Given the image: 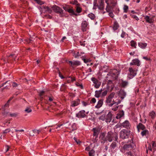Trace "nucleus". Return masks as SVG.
Returning <instances> with one entry per match:
<instances>
[{"mask_svg": "<svg viewBox=\"0 0 156 156\" xmlns=\"http://www.w3.org/2000/svg\"><path fill=\"white\" fill-rule=\"evenodd\" d=\"M115 94L114 92H112L106 98L105 103L109 107H113L115 105V100L113 99Z\"/></svg>", "mask_w": 156, "mask_h": 156, "instance_id": "1", "label": "nucleus"}, {"mask_svg": "<svg viewBox=\"0 0 156 156\" xmlns=\"http://www.w3.org/2000/svg\"><path fill=\"white\" fill-rule=\"evenodd\" d=\"M107 140L109 142H111L115 139V141L118 142V134L117 133H113L111 131L108 132L106 136Z\"/></svg>", "mask_w": 156, "mask_h": 156, "instance_id": "2", "label": "nucleus"}, {"mask_svg": "<svg viewBox=\"0 0 156 156\" xmlns=\"http://www.w3.org/2000/svg\"><path fill=\"white\" fill-rule=\"evenodd\" d=\"M130 131L123 129L120 132V138L122 139L128 138L130 135Z\"/></svg>", "mask_w": 156, "mask_h": 156, "instance_id": "3", "label": "nucleus"}, {"mask_svg": "<svg viewBox=\"0 0 156 156\" xmlns=\"http://www.w3.org/2000/svg\"><path fill=\"white\" fill-rule=\"evenodd\" d=\"M129 73L128 74V78L129 79L133 78L136 74L137 70L130 67L129 69Z\"/></svg>", "mask_w": 156, "mask_h": 156, "instance_id": "4", "label": "nucleus"}, {"mask_svg": "<svg viewBox=\"0 0 156 156\" xmlns=\"http://www.w3.org/2000/svg\"><path fill=\"white\" fill-rule=\"evenodd\" d=\"M100 129L99 128L95 127L93 128L92 129V131H93L94 133H93V136H95V140L96 141L97 140V138L98 137V135L100 133Z\"/></svg>", "mask_w": 156, "mask_h": 156, "instance_id": "5", "label": "nucleus"}, {"mask_svg": "<svg viewBox=\"0 0 156 156\" xmlns=\"http://www.w3.org/2000/svg\"><path fill=\"white\" fill-rule=\"evenodd\" d=\"M51 8L53 10L57 13L62 14L63 13V10L57 5H54Z\"/></svg>", "mask_w": 156, "mask_h": 156, "instance_id": "6", "label": "nucleus"}, {"mask_svg": "<svg viewBox=\"0 0 156 156\" xmlns=\"http://www.w3.org/2000/svg\"><path fill=\"white\" fill-rule=\"evenodd\" d=\"M121 101L119 99H116L115 100V105L113 106V107L111 109L114 111H116L118 110L119 106L118 105L120 103Z\"/></svg>", "mask_w": 156, "mask_h": 156, "instance_id": "7", "label": "nucleus"}, {"mask_svg": "<svg viewBox=\"0 0 156 156\" xmlns=\"http://www.w3.org/2000/svg\"><path fill=\"white\" fill-rule=\"evenodd\" d=\"M120 126L126 128L127 129H129L131 127V125L129 121L126 120L124 122L120 124Z\"/></svg>", "mask_w": 156, "mask_h": 156, "instance_id": "8", "label": "nucleus"}, {"mask_svg": "<svg viewBox=\"0 0 156 156\" xmlns=\"http://www.w3.org/2000/svg\"><path fill=\"white\" fill-rule=\"evenodd\" d=\"M99 137L101 143L104 144L107 141L106 136L105 137V134L104 133H102L100 135Z\"/></svg>", "mask_w": 156, "mask_h": 156, "instance_id": "9", "label": "nucleus"}, {"mask_svg": "<svg viewBox=\"0 0 156 156\" xmlns=\"http://www.w3.org/2000/svg\"><path fill=\"white\" fill-rule=\"evenodd\" d=\"M85 112L84 110L80 111L77 114H76V116L78 118H84L86 116Z\"/></svg>", "mask_w": 156, "mask_h": 156, "instance_id": "10", "label": "nucleus"}, {"mask_svg": "<svg viewBox=\"0 0 156 156\" xmlns=\"http://www.w3.org/2000/svg\"><path fill=\"white\" fill-rule=\"evenodd\" d=\"M111 76L114 77L115 79H116L119 74V72L116 69H114L109 73Z\"/></svg>", "mask_w": 156, "mask_h": 156, "instance_id": "11", "label": "nucleus"}, {"mask_svg": "<svg viewBox=\"0 0 156 156\" xmlns=\"http://www.w3.org/2000/svg\"><path fill=\"white\" fill-rule=\"evenodd\" d=\"M134 145V144L133 143L132 144H126L124 145L123 146V148L125 150L129 151V150H131L133 149Z\"/></svg>", "mask_w": 156, "mask_h": 156, "instance_id": "12", "label": "nucleus"}, {"mask_svg": "<svg viewBox=\"0 0 156 156\" xmlns=\"http://www.w3.org/2000/svg\"><path fill=\"white\" fill-rule=\"evenodd\" d=\"M98 9L101 10H103L104 9V2L103 0H99L98 2Z\"/></svg>", "mask_w": 156, "mask_h": 156, "instance_id": "13", "label": "nucleus"}, {"mask_svg": "<svg viewBox=\"0 0 156 156\" xmlns=\"http://www.w3.org/2000/svg\"><path fill=\"white\" fill-rule=\"evenodd\" d=\"M67 127L72 131L76 130L77 129L76 125L74 123H69Z\"/></svg>", "mask_w": 156, "mask_h": 156, "instance_id": "14", "label": "nucleus"}, {"mask_svg": "<svg viewBox=\"0 0 156 156\" xmlns=\"http://www.w3.org/2000/svg\"><path fill=\"white\" fill-rule=\"evenodd\" d=\"M112 115L111 112H109L105 117V121L106 122H110L112 119Z\"/></svg>", "mask_w": 156, "mask_h": 156, "instance_id": "15", "label": "nucleus"}, {"mask_svg": "<svg viewBox=\"0 0 156 156\" xmlns=\"http://www.w3.org/2000/svg\"><path fill=\"white\" fill-rule=\"evenodd\" d=\"M88 25V23L86 21L84 20L83 21L81 24V28L83 31H85L86 30V28Z\"/></svg>", "mask_w": 156, "mask_h": 156, "instance_id": "16", "label": "nucleus"}, {"mask_svg": "<svg viewBox=\"0 0 156 156\" xmlns=\"http://www.w3.org/2000/svg\"><path fill=\"white\" fill-rule=\"evenodd\" d=\"M80 101L79 99H77L76 100L73 101L71 102V106L73 107L77 106L80 103Z\"/></svg>", "mask_w": 156, "mask_h": 156, "instance_id": "17", "label": "nucleus"}, {"mask_svg": "<svg viewBox=\"0 0 156 156\" xmlns=\"http://www.w3.org/2000/svg\"><path fill=\"white\" fill-rule=\"evenodd\" d=\"M140 61L137 59H135L132 60V62L130 63V65H136L138 66H140Z\"/></svg>", "mask_w": 156, "mask_h": 156, "instance_id": "18", "label": "nucleus"}, {"mask_svg": "<svg viewBox=\"0 0 156 156\" xmlns=\"http://www.w3.org/2000/svg\"><path fill=\"white\" fill-rule=\"evenodd\" d=\"M103 103V99H101L99 100L98 102L97 105L95 107L97 108H101L102 105Z\"/></svg>", "mask_w": 156, "mask_h": 156, "instance_id": "19", "label": "nucleus"}, {"mask_svg": "<svg viewBox=\"0 0 156 156\" xmlns=\"http://www.w3.org/2000/svg\"><path fill=\"white\" fill-rule=\"evenodd\" d=\"M146 22L147 23H151L154 22V20L152 18H150L148 16H147L144 18Z\"/></svg>", "mask_w": 156, "mask_h": 156, "instance_id": "20", "label": "nucleus"}, {"mask_svg": "<svg viewBox=\"0 0 156 156\" xmlns=\"http://www.w3.org/2000/svg\"><path fill=\"white\" fill-rule=\"evenodd\" d=\"M137 128L138 130L140 129L143 130L145 129H146L145 126L141 123H140L139 124L137 125Z\"/></svg>", "mask_w": 156, "mask_h": 156, "instance_id": "21", "label": "nucleus"}, {"mask_svg": "<svg viewBox=\"0 0 156 156\" xmlns=\"http://www.w3.org/2000/svg\"><path fill=\"white\" fill-rule=\"evenodd\" d=\"M103 90L101 89L100 90H96L95 91V96L97 98H98L100 97V95L101 93V92Z\"/></svg>", "mask_w": 156, "mask_h": 156, "instance_id": "22", "label": "nucleus"}, {"mask_svg": "<svg viewBox=\"0 0 156 156\" xmlns=\"http://www.w3.org/2000/svg\"><path fill=\"white\" fill-rule=\"evenodd\" d=\"M124 115V112L122 110L119 111V113L117 114L116 118L117 119H120Z\"/></svg>", "mask_w": 156, "mask_h": 156, "instance_id": "23", "label": "nucleus"}, {"mask_svg": "<svg viewBox=\"0 0 156 156\" xmlns=\"http://www.w3.org/2000/svg\"><path fill=\"white\" fill-rule=\"evenodd\" d=\"M113 85L112 81L110 80H108L107 84V88L109 89L110 87L113 88Z\"/></svg>", "mask_w": 156, "mask_h": 156, "instance_id": "24", "label": "nucleus"}, {"mask_svg": "<svg viewBox=\"0 0 156 156\" xmlns=\"http://www.w3.org/2000/svg\"><path fill=\"white\" fill-rule=\"evenodd\" d=\"M117 146L116 143L115 142H113L110 146V148L111 150L114 149Z\"/></svg>", "mask_w": 156, "mask_h": 156, "instance_id": "25", "label": "nucleus"}, {"mask_svg": "<svg viewBox=\"0 0 156 156\" xmlns=\"http://www.w3.org/2000/svg\"><path fill=\"white\" fill-rule=\"evenodd\" d=\"M138 45L140 47L143 48H144L147 46V44L140 42L138 43Z\"/></svg>", "mask_w": 156, "mask_h": 156, "instance_id": "26", "label": "nucleus"}, {"mask_svg": "<svg viewBox=\"0 0 156 156\" xmlns=\"http://www.w3.org/2000/svg\"><path fill=\"white\" fill-rule=\"evenodd\" d=\"M80 65V62L78 61H73L72 64V68H74V66H78Z\"/></svg>", "mask_w": 156, "mask_h": 156, "instance_id": "27", "label": "nucleus"}, {"mask_svg": "<svg viewBox=\"0 0 156 156\" xmlns=\"http://www.w3.org/2000/svg\"><path fill=\"white\" fill-rule=\"evenodd\" d=\"M119 25L117 22H115L114 23L113 28L114 30H117L119 27Z\"/></svg>", "mask_w": 156, "mask_h": 156, "instance_id": "28", "label": "nucleus"}, {"mask_svg": "<svg viewBox=\"0 0 156 156\" xmlns=\"http://www.w3.org/2000/svg\"><path fill=\"white\" fill-rule=\"evenodd\" d=\"M149 133L147 129H144L143 130V131L141 132V134L142 136H146L147 134H148Z\"/></svg>", "mask_w": 156, "mask_h": 156, "instance_id": "29", "label": "nucleus"}, {"mask_svg": "<svg viewBox=\"0 0 156 156\" xmlns=\"http://www.w3.org/2000/svg\"><path fill=\"white\" fill-rule=\"evenodd\" d=\"M149 116L152 119H154L155 117V113L154 111H152L149 113Z\"/></svg>", "mask_w": 156, "mask_h": 156, "instance_id": "30", "label": "nucleus"}, {"mask_svg": "<svg viewBox=\"0 0 156 156\" xmlns=\"http://www.w3.org/2000/svg\"><path fill=\"white\" fill-rule=\"evenodd\" d=\"M7 57L9 58H11L12 59H14L15 61L16 59V56L15 54H11Z\"/></svg>", "mask_w": 156, "mask_h": 156, "instance_id": "31", "label": "nucleus"}, {"mask_svg": "<svg viewBox=\"0 0 156 156\" xmlns=\"http://www.w3.org/2000/svg\"><path fill=\"white\" fill-rule=\"evenodd\" d=\"M44 9H46V11H48V13L51 14L52 12V10L48 6H43Z\"/></svg>", "mask_w": 156, "mask_h": 156, "instance_id": "32", "label": "nucleus"}, {"mask_svg": "<svg viewBox=\"0 0 156 156\" xmlns=\"http://www.w3.org/2000/svg\"><path fill=\"white\" fill-rule=\"evenodd\" d=\"M108 2V1H107V0H105V2L107 4V8H106V9L107 12H108L109 11V9L108 8L109 7L110 8H112V7L111 6H110L109 5V3Z\"/></svg>", "mask_w": 156, "mask_h": 156, "instance_id": "33", "label": "nucleus"}, {"mask_svg": "<svg viewBox=\"0 0 156 156\" xmlns=\"http://www.w3.org/2000/svg\"><path fill=\"white\" fill-rule=\"evenodd\" d=\"M88 16L92 20H94L95 17V15L92 13L89 14Z\"/></svg>", "mask_w": 156, "mask_h": 156, "instance_id": "34", "label": "nucleus"}, {"mask_svg": "<svg viewBox=\"0 0 156 156\" xmlns=\"http://www.w3.org/2000/svg\"><path fill=\"white\" fill-rule=\"evenodd\" d=\"M94 84V87L96 88H98L101 85V83L99 82L98 81L97 82L95 83Z\"/></svg>", "mask_w": 156, "mask_h": 156, "instance_id": "35", "label": "nucleus"}, {"mask_svg": "<svg viewBox=\"0 0 156 156\" xmlns=\"http://www.w3.org/2000/svg\"><path fill=\"white\" fill-rule=\"evenodd\" d=\"M95 151L92 149L89 152V156H94L95 155Z\"/></svg>", "mask_w": 156, "mask_h": 156, "instance_id": "36", "label": "nucleus"}, {"mask_svg": "<svg viewBox=\"0 0 156 156\" xmlns=\"http://www.w3.org/2000/svg\"><path fill=\"white\" fill-rule=\"evenodd\" d=\"M130 45L132 47H133L134 48H136V43L134 41H131L130 42Z\"/></svg>", "mask_w": 156, "mask_h": 156, "instance_id": "37", "label": "nucleus"}, {"mask_svg": "<svg viewBox=\"0 0 156 156\" xmlns=\"http://www.w3.org/2000/svg\"><path fill=\"white\" fill-rule=\"evenodd\" d=\"M71 3L73 5H75L77 6L80 5V4L78 2L77 0H74V1H72Z\"/></svg>", "mask_w": 156, "mask_h": 156, "instance_id": "38", "label": "nucleus"}, {"mask_svg": "<svg viewBox=\"0 0 156 156\" xmlns=\"http://www.w3.org/2000/svg\"><path fill=\"white\" fill-rule=\"evenodd\" d=\"M32 109L30 107H27L25 110V111L27 113H30L32 112Z\"/></svg>", "mask_w": 156, "mask_h": 156, "instance_id": "39", "label": "nucleus"}, {"mask_svg": "<svg viewBox=\"0 0 156 156\" xmlns=\"http://www.w3.org/2000/svg\"><path fill=\"white\" fill-rule=\"evenodd\" d=\"M82 8L77 6L76 8V11L77 12L79 13H80L82 11Z\"/></svg>", "mask_w": 156, "mask_h": 156, "instance_id": "40", "label": "nucleus"}, {"mask_svg": "<svg viewBox=\"0 0 156 156\" xmlns=\"http://www.w3.org/2000/svg\"><path fill=\"white\" fill-rule=\"evenodd\" d=\"M34 1H36L37 4L40 5H42L44 3V2L41 0H34Z\"/></svg>", "mask_w": 156, "mask_h": 156, "instance_id": "41", "label": "nucleus"}, {"mask_svg": "<svg viewBox=\"0 0 156 156\" xmlns=\"http://www.w3.org/2000/svg\"><path fill=\"white\" fill-rule=\"evenodd\" d=\"M117 4L116 1V0H112L111 2V4L112 5L113 7L115 6Z\"/></svg>", "mask_w": 156, "mask_h": 156, "instance_id": "42", "label": "nucleus"}, {"mask_svg": "<svg viewBox=\"0 0 156 156\" xmlns=\"http://www.w3.org/2000/svg\"><path fill=\"white\" fill-rule=\"evenodd\" d=\"M128 84V82L126 81H123L121 83L122 86L123 87H125Z\"/></svg>", "mask_w": 156, "mask_h": 156, "instance_id": "43", "label": "nucleus"}, {"mask_svg": "<svg viewBox=\"0 0 156 156\" xmlns=\"http://www.w3.org/2000/svg\"><path fill=\"white\" fill-rule=\"evenodd\" d=\"M128 7L126 5H124L123 7L124 12L125 13H126L127 12L128 10Z\"/></svg>", "mask_w": 156, "mask_h": 156, "instance_id": "44", "label": "nucleus"}, {"mask_svg": "<svg viewBox=\"0 0 156 156\" xmlns=\"http://www.w3.org/2000/svg\"><path fill=\"white\" fill-rule=\"evenodd\" d=\"M108 92V90H105L102 93L101 95L102 96H105L107 94Z\"/></svg>", "mask_w": 156, "mask_h": 156, "instance_id": "45", "label": "nucleus"}, {"mask_svg": "<svg viewBox=\"0 0 156 156\" xmlns=\"http://www.w3.org/2000/svg\"><path fill=\"white\" fill-rule=\"evenodd\" d=\"M105 115H101V116H100L99 117V119L100 120H101L103 121H104L105 120Z\"/></svg>", "mask_w": 156, "mask_h": 156, "instance_id": "46", "label": "nucleus"}, {"mask_svg": "<svg viewBox=\"0 0 156 156\" xmlns=\"http://www.w3.org/2000/svg\"><path fill=\"white\" fill-rule=\"evenodd\" d=\"M33 130L34 132V133L35 134H36L37 135L38 134L40 133V132H41V130H40L34 129Z\"/></svg>", "mask_w": 156, "mask_h": 156, "instance_id": "47", "label": "nucleus"}, {"mask_svg": "<svg viewBox=\"0 0 156 156\" xmlns=\"http://www.w3.org/2000/svg\"><path fill=\"white\" fill-rule=\"evenodd\" d=\"M96 102V100L95 98H93L91 99L90 101V103L91 104H94Z\"/></svg>", "mask_w": 156, "mask_h": 156, "instance_id": "48", "label": "nucleus"}, {"mask_svg": "<svg viewBox=\"0 0 156 156\" xmlns=\"http://www.w3.org/2000/svg\"><path fill=\"white\" fill-rule=\"evenodd\" d=\"M74 139L75 140V141L77 143V144H80L81 143V142L79 140L77 139L75 137H74Z\"/></svg>", "mask_w": 156, "mask_h": 156, "instance_id": "49", "label": "nucleus"}, {"mask_svg": "<svg viewBox=\"0 0 156 156\" xmlns=\"http://www.w3.org/2000/svg\"><path fill=\"white\" fill-rule=\"evenodd\" d=\"M122 93V95L124 96V97L122 96L121 97V98L122 99H123L124 98V97L126 95V93L125 92H124L123 91L121 92L120 94H121Z\"/></svg>", "mask_w": 156, "mask_h": 156, "instance_id": "50", "label": "nucleus"}, {"mask_svg": "<svg viewBox=\"0 0 156 156\" xmlns=\"http://www.w3.org/2000/svg\"><path fill=\"white\" fill-rule=\"evenodd\" d=\"M91 80L94 83H95L98 81V80L97 79L94 77L91 78Z\"/></svg>", "mask_w": 156, "mask_h": 156, "instance_id": "51", "label": "nucleus"}, {"mask_svg": "<svg viewBox=\"0 0 156 156\" xmlns=\"http://www.w3.org/2000/svg\"><path fill=\"white\" fill-rule=\"evenodd\" d=\"M68 12L70 13H72V14L74 13V11L73 9L70 8H69Z\"/></svg>", "mask_w": 156, "mask_h": 156, "instance_id": "52", "label": "nucleus"}, {"mask_svg": "<svg viewBox=\"0 0 156 156\" xmlns=\"http://www.w3.org/2000/svg\"><path fill=\"white\" fill-rule=\"evenodd\" d=\"M93 5H94V6H93V9H96V8L98 7V4H97V3H96L95 4L93 3Z\"/></svg>", "mask_w": 156, "mask_h": 156, "instance_id": "53", "label": "nucleus"}, {"mask_svg": "<svg viewBox=\"0 0 156 156\" xmlns=\"http://www.w3.org/2000/svg\"><path fill=\"white\" fill-rule=\"evenodd\" d=\"M74 54L75 55V57L76 58H78L79 56H80L81 55L79 52H77L76 54L75 53Z\"/></svg>", "mask_w": 156, "mask_h": 156, "instance_id": "54", "label": "nucleus"}, {"mask_svg": "<svg viewBox=\"0 0 156 156\" xmlns=\"http://www.w3.org/2000/svg\"><path fill=\"white\" fill-rule=\"evenodd\" d=\"M82 103L83 105L84 106H86L87 105H89L88 103L84 101H83Z\"/></svg>", "mask_w": 156, "mask_h": 156, "instance_id": "55", "label": "nucleus"}, {"mask_svg": "<svg viewBox=\"0 0 156 156\" xmlns=\"http://www.w3.org/2000/svg\"><path fill=\"white\" fill-rule=\"evenodd\" d=\"M10 131V129H7L5 130L3 132V133H7L9 132Z\"/></svg>", "mask_w": 156, "mask_h": 156, "instance_id": "56", "label": "nucleus"}, {"mask_svg": "<svg viewBox=\"0 0 156 156\" xmlns=\"http://www.w3.org/2000/svg\"><path fill=\"white\" fill-rule=\"evenodd\" d=\"M10 115L11 117H16L17 116V114L16 113L10 114Z\"/></svg>", "mask_w": 156, "mask_h": 156, "instance_id": "57", "label": "nucleus"}, {"mask_svg": "<svg viewBox=\"0 0 156 156\" xmlns=\"http://www.w3.org/2000/svg\"><path fill=\"white\" fill-rule=\"evenodd\" d=\"M108 15L109 16L112 18H113L114 16L113 13L112 12H109Z\"/></svg>", "mask_w": 156, "mask_h": 156, "instance_id": "58", "label": "nucleus"}, {"mask_svg": "<svg viewBox=\"0 0 156 156\" xmlns=\"http://www.w3.org/2000/svg\"><path fill=\"white\" fill-rule=\"evenodd\" d=\"M44 93V91L43 90H42V91H41L40 92V93L39 94V96L41 97L43 95Z\"/></svg>", "mask_w": 156, "mask_h": 156, "instance_id": "59", "label": "nucleus"}, {"mask_svg": "<svg viewBox=\"0 0 156 156\" xmlns=\"http://www.w3.org/2000/svg\"><path fill=\"white\" fill-rule=\"evenodd\" d=\"M48 98V101L50 102L52 101L54 99V98L53 97H49Z\"/></svg>", "mask_w": 156, "mask_h": 156, "instance_id": "60", "label": "nucleus"}, {"mask_svg": "<svg viewBox=\"0 0 156 156\" xmlns=\"http://www.w3.org/2000/svg\"><path fill=\"white\" fill-rule=\"evenodd\" d=\"M152 145L153 147H156V144L155 142L154 141H152Z\"/></svg>", "mask_w": 156, "mask_h": 156, "instance_id": "61", "label": "nucleus"}, {"mask_svg": "<svg viewBox=\"0 0 156 156\" xmlns=\"http://www.w3.org/2000/svg\"><path fill=\"white\" fill-rule=\"evenodd\" d=\"M126 154L128 155H129L130 156H134V155L132 154V153L130 151L127 152L126 153Z\"/></svg>", "mask_w": 156, "mask_h": 156, "instance_id": "62", "label": "nucleus"}, {"mask_svg": "<svg viewBox=\"0 0 156 156\" xmlns=\"http://www.w3.org/2000/svg\"><path fill=\"white\" fill-rule=\"evenodd\" d=\"M29 134L30 136H34V132L33 130L30 132Z\"/></svg>", "mask_w": 156, "mask_h": 156, "instance_id": "63", "label": "nucleus"}, {"mask_svg": "<svg viewBox=\"0 0 156 156\" xmlns=\"http://www.w3.org/2000/svg\"><path fill=\"white\" fill-rule=\"evenodd\" d=\"M17 84L15 82H13L12 86L13 87H16L17 86Z\"/></svg>", "mask_w": 156, "mask_h": 156, "instance_id": "64", "label": "nucleus"}]
</instances>
